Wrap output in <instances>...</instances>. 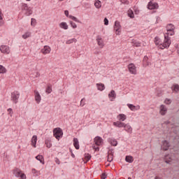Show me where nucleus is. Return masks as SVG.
Segmentation results:
<instances>
[{
	"label": "nucleus",
	"instance_id": "1",
	"mask_svg": "<svg viewBox=\"0 0 179 179\" xmlns=\"http://www.w3.org/2000/svg\"><path fill=\"white\" fill-rule=\"evenodd\" d=\"M175 32L174 31H169L166 34L164 35V40L163 43H160V41H159L157 37H155V44L158 45L159 48L161 50H164V48H169L170 47V45L171 44V40L170 39V37L169 36H174Z\"/></svg>",
	"mask_w": 179,
	"mask_h": 179
},
{
	"label": "nucleus",
	"instance_id": "2",
	"mask_svg": "<svg viewBox=\"0 0 179 179\" xmlns=\"http://www.w3.org/2000/svg\"><path fill=\"white\" fill-rule=\"evenodd\" d=\"M21 9L22 12H24V15H26V16H30V15H33V10H31V8L29 7V6H27L26 3H22Z\"/></svg>",
	"mask_w": 179,
	"mask_h": 179
},
{
	"label": "nucleus",
	"instance_id": "3",
	"mask_svg": "<svg viewBox=\"0 0 179 179\" xmlns=\"http://www.w3.org/2000/svg\"><path fill=\"white\" fill-rule=\"evenodd\" d=\"M19 97H20V92H19V91H14L11 93V101H13L14 104H17Z\"/></svg>",
	"mask_w": 179,
	"mask_h": 179
},
{
	"label": "nucleus",
	"instance_id": "4",
	"mask_svg": "<svg viewBox=\"0 0 179 179\" xmlns=\"http://www.w3.org/2000/svg\"><path fill=\"white\" fill-rule=\"evenodd\" d=\"M62 135H64V132L62 131V129L59 127L55 128L53 130V136L56 139L59 140V138H62Z\"/></svg>",
	"mask_w": 179,
	"mask_h": 179
},
{
	"label": "nucleus",
	"instance_id": "5",
	"mask_svg": "<svg viewBox=\"0 0 179 179\" xmlns=\"http://www.w3.org/2000/svg\"><path fill=\"white\" fill-rule=\"evenodd\" d=\"M13 174L15 177H17V178H26V175L24 173H22V171H20L19 168H15L13 170Z\"/></svg>",
	"mask_w": 179,
	"mask_h": 179
},
{
	"label": "nucleus",
	"instance_id": "6",
	"mask_svg": "<svg viewBox=\"0 0 179 179\" xmlns=\"http://www.w3.org/2000/svg\"><path fill=\"white\" fill-rule=\"evenodd\" d=\"M0 51L2 54H9L10 52V48L6 45H1L0 46Z\"/></svg>",
	"mask_w": 179,
	"mask_h": 179
},
{
	"label": "nucleus",
	"instance_id": "7",
	"mask_svg": "<svg viewBox=\"0 0 179 179\" xmlns=\"http://www.w3.org/2000/svg\"><path fill=\"white\" fill-rule=\"evenodd\" d=\"M148 8L150 9V10L159 9V4L157 3H153L152 1H150L148 5Z\"/></svg>",
	"mask_w": 179,
	"mask_h": 179
},
{
	"label": "nucleus",
	"instance_id": "8",
	"mask_svg": "<svg viewBox=\"0 0 179 179\" xmlns=\"http://www.w3.org/2000/svg\"><path fill=\"white\" fill-rule=\"evenodd\" d=\"M129 71L132 75H136V66H135V64H129L128 65Z\"/></svg>",
	"mask_w": 179,
	"mask_h": 179
},
{
	"label": "nucleus",
	"instance_id": "9",
	"mask_svg": "<svg viewBox=\"0 0 179 179\" xmlns=\"http://www.w3.org/2000/svg\"><path fill=\"white\" fill-rule=\"evenodd\" d=\"M114 30L116 31V34H120V33H121V24H120V22H115Z\"/></svg>",
	"mask_w": 179,
	"mask_h": 179
},
{
	"label": "nucleus",
	"instance_id": "10",
	"mask_svg": "<svg viewBox=\"0 0 179 179\" xmlns=\"http://www.w3.org/2000/svg\"><path fill=\"white\" fill-rule=\"evenodd\" d=\"M94 143L96 146H101L103 145V138L100 136H96L94 138Z\"/></svg>",
	"mask_w": 179,
	"mask_h": 179
},
{
	"label": "nucleus",
	"instance_id": "11",
	"mask_svg": "<svg viewBox=\"0 0 179 179\" xmlns=\"http://www.w3.org/2000/svg\"><path fill=\"white\" fill-rule=\"evenodd\" d=\"M113 126L116 128H124L125 127V123L121 121L113 122Z\"/></svg>",
	"mask_w": 179,
	"mask_h": 179
},
{
	"label": "nucleus",
	"instance_id": "12",
	"mask_svg": "<svg viewBox=\"0 0 179 179\" xmlns=\"http://www.w3.org/2000/svg\"><path fill=\"white\" fill-rule=\"evenodd\" d=\"M34 94H35V101L38 104H40V102L41 101V96L40 95V93H38V91L35 90Z\"/></svg>",
	"mask_w": 179,
	"mask_h": 179
},
{
	"label": "nucleus",
	"instance_id": "13",
	"mask_svg": "<svg viewBox=\"0 0 179 179\" xmlns=\"http://www.w3.org/2000/svg\"><path fill=\"white\" fill-rule=\"evenodd\" d=\"M41 52L42 54H50V52H51V48H50V46H44V48L43 49H41Z\"/></svg>",
	"mask_w": 179,
	"mask_h": 179
},
{
	"label": "nucleus",
	"instance_id": "14",
	"mask_svg": "<svg viewBox=\"0 0 179 179\" xmlns=\"http://www.w3.org/2000/svg\"><path fill=\"white\" fill-rule=\"evenodd\" d=\"M169 148H170V144L167 142V141L164 140L162 142V149L163 150H169Z\"/></svg>",
	"mask_w": 179,
	"mask_h": 179
},
{
	"label": "nucleus",
	"instance_id": "15",
	"mask_svg": "<svg viewBox=\"0 0 179 179\" xmlns=\"http://www.w3.org/2000/svg\"><path fill=\"white\" fill-rule=\"evenodd\" d=\"M108 97L110 99V101H113L114 99L117 97V94H115V91L112 90L108 94Z\"/></svg>",
	"mask_w": 179,
	"mask_h": 179
},
{
	"label": "nucleus",
	"instance_id": "16",
	"mask_svg": "<svg viewBox=\"0 0 179 179\" xmlns=\"http://www.w3.org/2000/svg\"><path fill=\"white\" fill-rule=\"evenodd\" d=\"M124 129L126 132H128V134H132V127H131L129 124H125Z\"/></svg>",
	"mask_w": 179,
	"mask_h": 179
},
{
	"label": "nucleus",
	"instance_id": "17",
	"mask_svg": "<svg viewBox=\"0 0 179 179\" xmlns=\"http://www.w3.org/2000/svg\"><path fill=\"white\" fill-rule=\"evenodd\" d=\"M166 113H167V108L164 105L160 106V114L161 115H166Z\"/></svg>",
	"mask_w": 179,
	"mask_h": 179
},
{
	"label": "nucleus",
	"instance_id": "18",
	"mask_svg": "<svg viewBox=\"0 0 179 179\" xmlns=\"http://www.w3.org/2000/svg\"><path fill=\"white\" fill-rule=\"evenodd\" d=\"M176 30V27L173 24H168L166 26V31H173Z\"/></svg>",
	"mask_w": 179,
	"mask_h": 179
},
{
	"label": "nucleus",
	"instance_id": "19",
	"mask_svg": "<svg viewBox=\"0 0 179 179\" xmlns=\"http://www.w3.org/2000/svg\"><path fill=\"white\" fill-rule=\"evenodd\" d=\"M73 146L77 150H78L80 145H79V140L77 138H73Z\"/></svg>",
	"mask_w": 179,
	"mask_h": 179
},
{
	"label": "nucleus",
	"instance_id": "20",
	"mask_svg": "<svg viewBox=\"0 0 179 179\" xmlns=\"http://www.w3.org/2000/svg\"><path fill=\"white\" fill-rule=\"evenodd\" d=\"M96 41L98 43V45H99L101 48H103V47H104V43H103V40L101 39V38L98 36L96 38Z\"/></svg>",
	"mask_w": 179,
	"mask_h": 179
},
{
	"label": "nucleus",
	"instance_id": "21",
	"mask_svg": "<svg viewBox=\"0 0 179 179\" xmlns=\"http://www.w3.org/2000/svg\"><path fill=\"white\" fill-rule=\"evenodd\" d=\"M164 161L166 164H170L171 163V157H170V155H165Z\"/></svg>",
	"mask_w": 179,
	"mask_h": 179
},
{
	"label": "nucleus",
	"instance_id": "22",
	"mask_svg": "<svg viewBox=\"0 0 179 179\" xmlns=\"http://www.w3.org/2000/svg\"><path fill=\"white\" fill-rule=\"evenodd\" d=\"M36 143H37V136L34 135L32 136V138H31V145L32 146L36 148Z\"/></svg>",
	"mask_w": 179,
	"mask_h": 179
},
{
	"label": "nucleus",
	"instance_id": "23",
	"mask_svg": "<svg viewBox=\"0 0 179 179\" xmlns=\"http://www.w3.org/2000/svg\"><path fill=\"white\" fill-rule=\"evenodd\" d=\"M127 163H132L134 162V157L131 155H127L125 157Z\"/></svg>",
	"mask_w": 179,
	"mask_h": 179
},
{
	"label": "nucleus",
	"instance_id": "24",
	"mask_svg": "<svg viewBox=\"0 0 179 179\" xmlns=\"http://www.w3.org/2000/svg\"><path fill=\"white\" fill-rule=\"evenodd\" d=\"M149 59V58L148 57V56H145L143 59V65L144 66H148L149 65V62L148 61Z\"/></svg>",
	"mask_w": 179,
	"mask_h": 179
},
{
	"label": "nucleus",
	"instance_id": "25",
	"mask_svg": "<svg viewBox=\"0 0 179 179\" xmlns=\"http://www.w3.org/2000/svg\"><path fill=\"white\" fill-rule=\"evenodd\" d=\"M94 6L96 9H100V8H101V1L99 0H95Z\"/></svg>",
	"mask_w": 179,
	"mask_h": 179
},
{
	"label": "nucleus",
	"instance_id": "26",
	"mask_svg": "<svg viewBox=\"0 0 179 179\" xmlns=\"http://www.w3.org/2000/svg\"><path fill=\"white\" fill-rule=\"evenodd\" d=\"M59 27L64 29V30H68V24H66V22H61L59 24Z\"/></svg>",
	"mask_w": 179,
	"mask_h": 179
},
{
	"label": "nucleus",
	"instance_id": "27",
	"mask_svg": "<svg viewBox=\"0 0 179 179\" xmlns=\"http://www.w3.org/2000/svg\"><path fill=\"white\" fill-rule=\"evenodd\" d=\"M117 118L119 121H124L125 120H127V115H125L124 114H120L117 115Z\"/></svg>",
	"mask_w": 179,
	"mask_h": 179
},
{
	"label": "nucleus",
	"instance_id": "28",
	"mask_svg": "<svg viewBox=\"0 0 179 179\" xmlns=\"http://www.w3.org/2000/svg\"><path fill=\"white\" fill-rule=\"evenodd\" d=\"M97 89L98 90H100L101 92H103L104 89H106V87L104 86V84L100 83V84H96Z\"/></svg>",
	"mask_w": 179,
	"mask_h": 179
},
{
	"label": "nucleus",
	"instance_id": "29",
	"mask_svg": "<svg viewBox=\"0 0 179 179\" xmlns=\"http://www.w3.org/2000/svg\"><path fill=\"white\" fill-rule=\"evenodd\" d=\"M127 15L131 19H134V17H135V15H134V11L131 9H129V10L127 11Z\"/></svg>",
	"mask_w": 179,
	"mask_h": 179
},
{
	"label": "nucleus",
	"instance_id": "30",
	"mask_svg": "<svg viewBox=\"0 0 179 179\" xmlns=\"http://www.w3.org/2000/svg\"><path fill=\"white\" fill-rule=\"evenodd\" d=\"M172 90H173V92H176V93H178L179 92V85L178 84H174L173 85V87H171Z\"/></svg>",
	"mask_w": 179,
	"mask_h": 179
},
{
	"label": "nucleus",
	"instance_id": "31",
	"mask_svg": "<svg viewBox=\"0 0 179 179\" xmlns=\"http://www.w3.org/2000/svg\"><path fill=\"white\" fill-rule=\"evenodd\" d=\"M109 142L110 143V145H112V146H117L118 145V141H117V140L115 139H110Z\"/></svg>",
	"mask_w": 179,
	"mask_h": 179
},
{
	"label": "nucleus",
	"instance_id": "32",
	"mask_svg": "<svg viewBox=\"0 0 179 179\" xmlns=\"http://www.w3.org/2000/svg\"><path fill=\"white\" fill-rule=\"evenodd\" d=\"M36 160H38L40 163L44 164V157L42 155H38L36 157Z\"/></svg>",
	"mask_w": 179,
	"mask_h": 179
},
{
	"label": "nucleus",
	"instance_id": "33",
	"mask_svg": "<svg viewBox=\"0 0 179 179\" xmlns=\"http://www.w3.org/2000/svg\"><path fill=\"white\" fill-rule=\"evenodd\" d=\"M127 107L131 110V111H136V106H134V104L127 103Z\"/></svg>",
	"mask_w": 179,
	"mask_h": 179
},
{
	"label": "nucleus",
	"instance_id": "34",
	"mask_svg": "<svg viewBox=\"0 0 179 179\" xmlns=\"http://www.w3.org/2000/svg\"><path fill=\"white\" fill-rule=\"evenodd\" d=\"M69 19H71V20H73L74 22H76L77 23H80V20H79L76 17L73 16V15H69Z\"/></svg>",
	"mask_w": 179,
	"mask_h": 179
},
{
	"label": "nucleus",
	"instance_id": "35",
	"mask_svg": "<svg viewBox=\"0 0 179 179\" xmlns=\"http://www.w3.org/2000/svg\"><path fill=\"white\" fill-rule=\"evenodd\" d=\"M6 68L2 65H0V73H6Z\"/></svg>",
	"mask_w": 179,
	"mask_h": 179
},
{
	"label": "nucleus",
	"instance_id": "36",
	"mask_svg": "<svg viewBox=\"0 0 179 179\" xmlns=\"http://www.w3.org/2000/svg\"><path fill=\"white\" fill-rule=\"evenodd\" d=\"M76 41H78V40H76V38H71V39L66 41V43L72 44V43H76Z\"/></svg>",
	"mask_w": 179,
	"mask_h": 179
},
{
	"label": "nucleus",
	"instance_id": "37",
	"mask_svg": "<svg viewBox=\"0 0 179 179\" xmlns=\"http://www.w3.org/2000/svg\"><path fill=\"white\" fill-rule=\"evenodd\" d=\"M133 45H134L135 47H141V43L139 41H133Z\"/></svg>",
	"mask_w": 179,
	"mask_h": 179
},
{
	"label": "nucleus",
	"instance_id": "38",
	"mask_svg": "<svg viewBox=\"0 0 179 179\" xmlns=\"http://www.w3.org/2000/svg\"><path fill=\"white\" fill-rule=\"evenodd\" d=\"M30 36H31L30 32H26L24 34L22 35V38L26 40V38H29V37H30Z\"/></svg>",
	"mask_w": 179,
	"mask_h": 179
},
{
	"label": "nucleus",
	"instance_id": "39",
	"mask_svg": "<svg viewBox=\"0 0 179 179\" xmlns=\"http://www.w3.org/2000/svg\"><path fill=\"white\" fill-rule=\"evenodd\" d=\"M3 25V18H2V11L0 9V26Z\"/></svg>",
	"mask_w": 179,
	"mask_h": 179
},
{
	"label": "nucleus",
	"instance_id": "40",
	"mask_svg": "<svg viewBox=\"0 0 179 179\" xmlns=\"http://www.w3.org/2000/svg\"><path fill=\"white\" fill-rule=\"evenodd\" d=\"M85 159L86 162H89V160H90L92 159V155H90V154H85Z\"/></svg>",
	"mask_w": 179,
	"mask_h": 179
},
{
	"label": "nucleus",
	"instance_id": "41",
	"mask_svg": "<svg viewBox=\"0 0 179 179\" xmlns=\"http://www.w3.org/2000/svg\"><path fill=\"white\" fill-rule=\"evenodd\" d=\"M45 145H46V147L50 148H51V146H52V144L51 143V141H48V140H46L45 141Z\"/></svg>",
	"mask_w": 179,
	"mask_h": 179
},
{
	"label": "nucleus",
	"instance_id": "42",
	"mask_svg": "<svg viewBox=\"0 0 179 179\" xmlns=\"http://www.w3.org/2000/svg\"><path fill=\"white\" fill-rule=\"evenodd\" d=\"M113 153L111 152V154H108V162H109L110 163H111V161L113 160Z\"/></svg>",
	"mask_w": 179,
	"mask_h": 179
},
{
	"label": "nucleus",
	"instance_id": "43",
	"mask_svg": "<svg viewBox=\"0 0 179 179\" xmlns=\"http://www.w3.org/2000/svg\"><path fill=\"white\" fill-rule=\"evenodd\" d=\"M51 92H52V88H51L50 85H48L46 89V93H48V94H50V93H51Z\"/></svg>",
	"mask_w": 179,
	"mask_h": 179
},
{
	"label": "nucleus",
	"instance_id": "44",
	"mask_svg": "<svg viewBox=\"0 0 179 179\" xmlns=\"http://www.w3.org/2000/svg\"><path fill=\"white\" fill-rule=\"evenodd\" d=\"M36 19L31 18V26H33L34 27V26H36Z\"/></svg>",
	"mask_w": 179,
	"mask_h": 179
},
{
	"label": "nucleus",
	"instance_id": "45",
	"mask_svg": "<svg viewBox=\"0 0 179 179\" xmlns=\"http://www.w3.org/2000/svg\"><path fill=\"white\" fill-rule=\"evenodd\" d=\"M70 24H71V27H73V29H76V27H78L76 24L72 21H70Z\"/></svg>",
	"mask_w": 179,
	"mask_h": 179
},
{
	"label": "nucleus",
	"instance_id": "46",
	"mask_svg": "<svg viewBox=\"0 0 179 179\" xmlns=\"http://www.w3.org/2000/svg\"><path fill=\"white\" fill-rule=\"evenodd\" d=\"M164 103L165 104H171V99H166Z\"/></svg>",
	"mask_w": 179,
	"mask_h": 179
},
{
	"label": "nucleus",
	"instance_id": "47",
	"mask_svg": "<svg viewBox=\"0 0 179 179\" xmlns=\"http://www.w3.org/2000/svg\"><path fill=\"white\" fill-rule=\"evenodd\" d=\"M105 26H108V19L107 17H105L103 20Z\"/></svg>",
	"mask_w": 179,
	"mask_h": 179
},
{
	"label": "nucleus",
	"instance_id": "48",
	"mask_svg": "<svg viewBox=\"0 0 179 179\" xmlns=\"http://www.w3.org/2000/svg\"><path fill=\"white\" fill-rule=\"evenodd\" d=\"M85 98H83L80 101V106L81 107H83L85 106Z\"/></svg>",
	"mask_w": 179,
	"mask_h": 179
},
{
	"label": "nucleus",
	"instance_id": "49",
	"mask_svg": "<svg viewBox=\"0 0 179 179\" xmlns=\"http://www.w3.org/2000/svg\"><path fill=\"white\" fill-rule=\"evenodd\" d=\"M55 162L57 164H61V161H59V159L58 158H55Z\"/></svg>",
	"mask_w": 179,
	"mask_h": 179
},
{
	"label": "nucleus",
	"instance_id": "50",
	"mask_svg": "<svg viewBox=\"0 0 179 179\" xmlns=\"http://www.w3.org/2000/svg\"><path fill=\"white\" fill-rule=\"evenodd\" d=\"M64 15H65V16H66V17H69V11H68V10H66L65 11H64Z\"/></svg>",
	"mask_w": 179,
	"mask_h": 179
},
{
	"label": "nucleus",
	"instance_id": "51",
	"mask_svg": "<svg viewBox=\"0 0 179 179\" xmlns=\"http://www.w3.org/2000/svg\"><path fill=\"white\" fill-rule=\"evenodd\" d=\"M101 178V179H106L107 175H106V173H102Z\"/></svg>",
	"mask_w": 179,
	"mask_h": 179
},
{
	"label": "nucleus",
	"instance_id": "52",
	"mask_svg": "<svg viewBox=\"0 0 179 179\" xmlns=\"http://www.w3.org/2000/svg\"><path fill=\"white\" fill-rule=\"evenodd\" d=\"M71 156L73 157V159H75V154H73V152L71 153Z\"/></svg>",
	"mask_w": 179,
	"mask_h": 179
},
{
	"label": "nucleus",
	"instance_id": "53",
	"mask_svg": "<svg viewBox=\"0 0 179 179\" xmlns=\"http://www.w3.org/2000/svg\"><path fill=\"white\" fill-rule=\"evenodd\" d=\"M38 76H40V73L36 72V78H38Z\"/></svg>",
	"mask_w": 179,
	"mask_h": 179
},
{
	"label": "nucleus",
	"instance_id": "54",
	"mask_svg": "<svg viewBox=\"0 0 179 179\" xmlns=\"http://www.w3.org/2000/svg\"><path fill=\"white\" fill-rule=\"evenodd\" d=\"M8 113H12V108H8Z\"/></svg>",
	"mask_w": 179,
	"mask_h": 179
},
{
	"label": "nucleus",
	"instance_id": "55",
	"mask_svg": "<svg viewBox=\"0 0 179 179\" xmlns=\"http://www.w3.org/2000/svg\"><path fill=\"white\" fill-rule=\"evenodd\" d=\"M69 151L71 153H73V152L72 151L71 148H69Z\"/></svg>",
	"mask_w": 179,
	"mask_h": 179
},
{
	"label": "nucleus",
	"instance_id": "56",
	"mask_svg": "<svg viewBox=\"0 0 179 179\" xmlns=\"http://www.w3.org/2000/svg\"><path fill=\"white\" fill-rule=\"evenodd\" d=\"M155 179H160V177L156 176V177L155 178Z\"/></svg>",
	"mask_w": 179,
	"mask_h": 179
},
{
	"label": "nucleus",
	"instance_id": "57",
	"mask_svg": "<svg viewBox=\"0 0 179 179\" xmlns=\"http://www.w3.org/2000/svg\"><path fill=\"white\" fill-rule=\"evenodd\" d=\"M124 3H126V5H128V3H129V1H126L124 2Z\"/></svg>",
	"mask_w": 179,
	"mask_h": 179
},
{
	"label": "nucleus",
	"instance_id": "58",
	"mask_svg": "<svg viewBox=\"0 0 179 179\" xmlns=\"http://www.w3.org/2000/svg\"><path fill=\"white\" fill-rule=\"evenodd\" d=\"M20 179H26V178H20Z\"/></svg>",
	"mask_w": 179,
	"mask_h": 179
},
{
	"label": "nucleus",
	"instance_id": "59",
	"mask_svg": "<svg viewBox=\"0 0 179 179\" xmlns=\"http://www.w3.org/2000/svg\"><path fill=\"white\" fill-rule=\"evenodd\" d=\"M128 179H132L131 177H129Z\"/></svg>",
	"mask_w": 179,
	"mask_h": 179
},
{
	"label": "nucleus",
	"instance_id": "60",
	"mask_svg": "<svg viewBox=\"0 0 179 179\" xmlns=\"http://www.w3.org/2000/svg\"><path fill=\"white\" fill-rule=\"evenodd\" d=\"M27 1H30L31 0H27Z\"/></svg>",
	"mask_w": 179,
	"mask_h": 179
},
{
	"label": "nucleus",
	"instance_id": "61",
	"mask_svg": "<svg viewBox=\"0 0 179 179\" xmlns=\"http://www.w3.org/2000/svg\"><path fill=\"white\" fill-rule=\"evenodd\" d=\"M96 149H99V148H96Z\"/></svg>",
	"mask_w": 179,
	"mask_h": 179
},
{
	"label": "nucleus",
	"instance_id": "62",
	"mask_svg": "<svg viewBox=\"0 0 179 179\" xmlns=\"http://www.w3.org/2000/svg\"><path fill=\"white\" fill-rule=\"evenodd\" d=\"M59 1H64V0H59Z\"/></svg>",
	"mask_w": 179,
	"mask_h": 179
}]
</instances>
